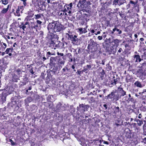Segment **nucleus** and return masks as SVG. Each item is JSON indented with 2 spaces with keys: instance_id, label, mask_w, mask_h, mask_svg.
Listing matches in <instances>:
<instances>
[{
  "instance_id": "1",
  "label": "nucleus",
  "mask_w": 146,
  "mask_h": 146,
  "mask_svg": "<svg viewBox=\"0 0 146 146\" xmlns=\"http://www.w3.org/2000/svg\"><path fill=\"white\" fill-rule=\"evenodd\" d=\"M47 28L50 33L53 34L54 32H60L65 29L63 25L60 23L58 21L53 20L52 22L49 23Z\"/></svg>"
},
{
  "instance_id": "2",
  "label": "nucleus",
  "mask_w": 146,
  "mask_h": 146,
  "mask_svg": "<svg viewBox=\"0 0 146 146\" xmlns=\"http://www.w3.org/2000/svg\"><path fill=\"white\" fill-rule=\"evenodd\" d=\"M57 56L55 57H51L50 59V63L52 65H63L65 62V58L64 54L62 53L57 52Z\"/></svg>"
},
{
  "instance_id": "3",
  "label": "nucleus",
  "mask_w": 146,
  "mask_h": 146,
  "mask_svg": "<svg viewBox=\"0 0 146 146\" xmlns=\"http://www.w3.org/2000/svg\"><path fill=\"white\" fill-rule=\"evenodd\" d=\"M91 0H80L77 4V7L80 8L82 10H85L91 3Z\"/></svg>"
},
{
  "instance_id": "4",
  "label": "nucleus",
  "mask_w": 146,
  "mask_h": 146,
  "mask_svg": "<svg viewBox=\"0 0 146 146\" xmlns=\"http://www.w3.org/2000/svg\"><path fill=\"white\" fill-rule=\"evenodd\" d=\"M88 48L91 52H94L96 51L98 48V45L92 39H90L88 42Z\"/></svg>"
},
{
  "instance_id": "5",
  "label": "nucleus",
  "mask_w": 146,
  "mask_h": 146,
  "mask_svg": "<svg viewBox=\"0 0 146 146\" xmlns=\"http://www.w3.org/2000/svg\"><path fill=\"white\" fill-rule=\"evenodd\" d=\"M116 90L113 91L110 94L106 96L107 100H110L113 102H116L119 99V97L118 95L115 94Z\"/></svg>"
},
{
  "instance_id": "6",
  "label": "nucleus",
  "mask_w": 146,
  "mask_h": 146,
  "mask_svg": "<svg viewBox=\"0 0 146 146\" xmlns=\"http://www.w3.org/2000/svg\"><path fill=\"white\" fill-rule=\"evenodd\" d=\"M68 33H66V37L67 36L68 39L70 40L72 43L76 44L79 41V39L77 38V36L76 35H73L70 31H68Z\"/></svg>"
},
{
  "instance_id": "7",
  "label": "nucleus",
  "mask_w": 146,
  "mask_h": 146,
  "mask_svg": "<svg viewBox=\"0 0 146 146\" xmlns=\"http://www.w3.org/2000/svg\"><path fill=\"white\" fill-rule=\"evenodd\" d=\"M2 91L0 96V104H3L6 101V97L8 95V92L5 89L0 90V91Z\"/></svg>"
},
{
  "instance_id": "8",
  "label": "nucleus",
  "mask_w": 146,
  "mask_h": 146,
  "mask_svg": "<svg viewBox=\"0 0 146 146\" xmlns=\"http://www.w3.org/2000/svg\"><path fill=\"white\" fill-rule=\"evenodd\" d=\"M89 108V106L88 104H80L79 106L77 108V110L81 113H83L86 111H87Z\"/></svg>"
},
{
  "instance_id": "9",
  "label": "nucleus",
  "mask_w": 146,
  "mask_h": 146,
  "mask_svg": "<svg viewBox=\"0 0 146 146\" xmlns=\"http://www.w3.org/2000/svg\"><path fill=\"white\" fill-rule=\"evenodd\" d=\"M52 66L50 69L47 71L48 75L49 76H52L57 73L58 68L57 66H55L54 65Z\"/></svg>"
},
{
  "instance_id": "10",
  "label": "nucleus",
  "mask_w": 146,
  "mask_h": 146,
  "mask_svg": "<svg viewBox=\"0 0 146 146\" xmlns=\"http://www.w3.org/2000/svg\"><path fill=\"white\" fill-rule=\"evenodd\" d=\"M40 29L38 25L36 24L35 21L31 23L30 30L32 32L36 33L37 31V30Z\"/></svg>"
},
{
  "instance_id": "11",
  "label": "nucleus",
  "mask_w": 146,
  "mask_h": 146,
  "mask_svg": "<svg viewBox=\"0 0 146 146\" xmlns=\"http://www.w3.org/2000/svg\"><path fill=\"white\" fill-rule=\"evenodd\" d=\"M109 43L110 45H112V47L114 46H117L119 45V43L120 42V40L117 39H113L111 41L110 38L109 39Z\"/></svg>"
},
{
  "instance_id": "12",
  "label": "nucleus",
  "mask_w": 146,
  "mask_h": 146,
  "mask_svg": "<svg viewBox=\"0 0 146 146\" xmlns=\"http://www.w3.org/2000/svg\"><path fill=\"white\" fill-rule=\"evenodd\" d=\"M136 75L140 77H142L143 76H146V70L144 71L142 69H139L136 72Z\"/></svg>"
},
{
  "instance_id": "13",
  "label": "nucleus",
  "mask_w": 146,
  "mask_h": 146,
  "mask_svg": "<svg viewBox=\"0 0 146 146\" xmlns=\"http://www.w3.org/2000/svg\"><path fill=\"white\" fill-rule=\"evenodd\" d=\"M17 104V101L14 98H13L12 99V100L11 102L8 103L7 104V108H11V107H13L14 106V105Z\"/></svg>"
},
{
  "instance_id": "14",
  "label": "nucleus",
  "mask_w": 146,
  "mask_h": 146,
  "mask_svg": "<svg viewBox=\"0 0 146 146\" xmlns=\"http://www.w3.org/2000/svg\"><path fill=\"white\" fill-rule=\"evenodd\" d=\"M113 79L111 80L108 83V86L110 87H112L113 86L115 85L118 82L117 78L115 79V77H113Z\"/></svg>"
},
{
  "instance_id": "15",
  "label": "nucleus",
  "mask_w": 146,
  "mask_h": 146,
  "mask_svg": "<svg viewBox=\"0 0 146 146\" xmlns=\"http://www.w3.org/2000/svg\"><path fill=\"white\" fill-rule=\"evenodd\" d=\"M125 136L127 138H130L131 137V131L128 128L125 129L124 132Z\"/></svg>"
},
{
  "instance_id": "16",
  "label": "nucleus",
  "mask_w": 146,
  "mask_h": 146,
  "mask_svg": "<svg viewBox=\"0 0 146 146\" xmlns=\"http://www.w3.org/2000/svg\"><path fill=\"white\" fill-rule=\"evenodd\" d=\"M125 0H114L113 2V5H116L117 4L120 5L125 3Z\"/></svg>"
},
{
  "instance_id": "17",
  "label": "nucleus",
  "mask_w": 146,
  "mask_h": 146,
  "mask_svg": "<svg viewBox=\"0 0 146 146\" xmlns=\"http://www.w3.org/2000/svg\"><path fill=\"white\" fill-rule=\"evenodd\" d=\"M117 92L120 94L121 96H123L126 95V92L122 88L118 87L117 89Z\"/></svg>"
},
{
  "instance_id": "18",
  "label": "nucleus",
  "mask_w": 146,
  "mask_h": 146,
  "mask_svg": "<svg viewBox=\"0 0 146 146\" xmlns=\"http://www.w3.org/2000/svg\"><path fill=\"white\" fill-rule=\"evenodd\" d=\"M29 81V78L27 77L26 75L25 77H24L23 80L21 81L20 82L21 83V86H23L26 85Z\"/></svg>"
},
{
  "instance_id": "19",
  "label": "nucleus",
  "mask_w": 146,
  "mask_h": 146,
  "mask_svg": "<svg viewBox=\"0 0 146 146\" xmlns=\"http://www.w3.org/2000/svg\"><path fill=\"white\" fill-rule=\"evenodd\" d=\"M98 70L100 72L99 75L100 76V78L102 80L104 77V75L105 74V72L104 70L103 69L102 67H100Z\"/></svg>"
},
{
  "instance_id": "20",
  "label": "nucleus",
  "mask_w": 146,
  "mask_h": 146,
  "mask_svg": "<svg viewBox=\"0 0 146 146\" xmlns=\"http://www.w3.org/2000/svg\"><path fill=\"white\" fill-rule=\"evenodd\" d=\"M0 53H1V50L4 51L5 50V48L7 47V45L6 44L3 42H1L0 40Z\"/></svg>"
},
{
  "instance_id": "21",
  "label": "nucleus",
  "mask_w": 146,
  "mask_h": 146,
  "mask_svg": "<svg viewBox=\"0 0 146 146\" xmlns=\"http://www.w3.org/2000/svg\"><path fill=\"white\" fill-rule=\"evenodd\" d=\"M29 25V23L28 22H22L21 23V24L19 25V27L22 29L23 31H25V29L26 28V25Z\"/></svg>"
},
{
  "instance_id": "22",
  "label": "nucleus",
  "mask_w": 146,
  "mask_h": 146,
  "mask_svg": "<svg viewBox=\"0 0 146 146\" xmlns=\"http://www.w3.org/2000/svg\"><path fill=\"white\" fill-rule=\"evenodd\" d=\"M68 5H66L64 6V9L63 11L64 12H67L69 14H70L71 13V10L72 9L70 8L69 6Z\"/></svg>"
},
{
  "instance_id": "23",
  "label": "nucleus",
  "mask_w": 146,
  "mask_h": 146,
  "mask_svg": "<svg viewBox=\"0 0 146 146\" xmlns=\"http://www.w3.org/2000/svg\"><path fill=\"white\" fill-rule=\"evenodd\" d=\"M82 49L80 47H78L76 49H74V55L77 56L78 54H80L82 52Z\"/></svg>"
},
{
  "instance_id": "24",
  "label": "nucleus",
  "mask_w": 146,
  "mask_h": 146,
  "mask_svg": "<svg viewBox=\"0 0 146 146\" xmlns=\"http://www.w3.org/2000/svg\"><path fill=\"white\" fill-rule=\"evenodd\" d=\"M88 28L87 26L86 27L83 29L82 28H78L77 30L80 32V34H83L86 33L87 32V29Z\"/></svg>"
},
{
  "instance_id": "25",
  "label": "nucleus",
  "mask_w": 146,
  "mask_h": 146,
  "mask_svg": "<svg viewBox=\"0 0 146 146\" xmlns=\"http://www.w3.org/2000/svg\"><path fill=\"white\" fill-rule=\"evenodd\" d=\"M133 58L135 59V62H140L142 59L141 58L140 55L139 54H135L133 55Z\"/></svg>"
},
{
  "instance_id": "26",
  "label": "nucleus",
  "mask_w": 146,
  "mask_h": 146,
  "mask_svg": "<svg viewBox=\"0 0 146 146\" xmlns=\"http://www.w3.org/2000/svg\"><path fill=\"white\" fill-rule=\"evenodd\" d=\"M58 43L56 44V48H62L64 47V43L63 42H60V41H57Z\"/></svg>"
},
{
  "instance_id": "27",
  "label": "nucleus",
  "mask_w": 146,
  "mask_h": 146,
  "mask_svg": "<svg viewBox=\"0 0 146 146\" xmlns=\"http://www.w3.org/2000/svg\"><path fill=\"white\" fill-rule=\"evenodd\" d=\"M49 47L51 48L52 49H55L56 48V44L54 42V41L52 40H51L50 42L49 46Z\"/></svg>"
},
{
  "instance_id": "28",
  "label": "nucleus",
  "mask_w": 146,
  "mask_h": 146,
  "mask_svg": "<svg viewBox=\"0 0 146 146\" xmlns=\"http://www.w3.org/2000/svg\"><path fill=\"white\" fill-rule=\"evenodd\" d=\"M133 78L130 75H127L126 77V81L127 83L131 82L133 79Z\"/></svg>"
},
{
  "instance_id": "29",
  "label": "nucleus",
  "mask_w": 146,
  "mask_h": 146,
  "mask_svg": "<svg viewBox=\"0 0 146 146\" xmlns=\"http://www.w3.org/2000/svg\"><path fill=\"white\" fill-rule=\"evenodd\" d=\"M67 56L68 61L69 62L73 61V58L72 55L70 53H68L66 55Z\"/></svg>"
},
{
  "instance_id": "30",
  "label": "nucleus",
  "mask_w": 146,
  "mask_h": 146,
  "mask_svg": "<svg viewBox=\"0 0 146 146\" xmlns=\"http://www.w3.org/2000/svg\"><path fill=\"white\" fill-rule=\"evenodd\" d=\"M115 31H116L118 32V33H117V34L120 35L122 33V31L120 30L119 29H117L116 27H115L114 29H113V31H111V33L112 34H113L114 33V32Z\"/></svg>"
},
{
  "instance_id": "31",
  "label": "nucleus",
  "mask_w": 146,
  "mask_h": 146,
  "mask_svg": "<svg viewBox=\"0 0 146 146\" xmlns=\"http://www.w3.org/2000/svg\"><path fill=\"white\" fill-rule=\"evenodd\" d=\"M91 68L92 66L91 65L87 64L86 66H84L83 67V68L84 69L85 71V73H87L88 69H90Z\"/></svg>"
},
{
  "instance_id": "32",
  "label": "nucleus",
  "mask_w": 146,
  "mask_h": 146,
  "mask_svg": "<svg viewBox=\"0 0 146 146\" xmlns=\"http://www.w3.org/2000/svg\"><path fill=\"white\" fill-rule=\"evenodd\" d=\"M70 69L68 68L67 67H64L62 69V73L64 75H66L68 74V72L69 71Z\"/></svg>"
},
{
  "instance_id": "33",
  "label": "nucleus",
  "mask_w": 146,
  "mask_h": 146,
  "mask_svg": "<svg viewBox=\"0 0 146 146\" xmlns=\"http://www.w3.org/2000/svg\"><path fill=\"white\" fill-rule=\"evenodd\" d=\"M137 1H134L132 0H131L129 2V4L130 5H131V6H133V7H135L137 6Z\"/></svg>"
},
{
  "instance_id": "34",
  "label": "nucleus",
  "mask_w": 146,
  "mask_h": 146,
  "mask_svg": "<svg viewBox=\"0 0 146 146\" xmlns=\"http://www.w3.org/2000/svg\"><path fill=\"white\" fill-rule=\"evenodd\" d=\"M131 136L130 138L133 139H136L138 137L137 133L135 132H131Z\"/></svg>"
},
{
  "instance_id": "35",
  "label": "nucleus",
  "mask_w": 146,
  "mask_h": 146,
  "mask_svg": "<svg viewBox=\"0 0 146 146\" xmlns=\"http://www.w3.org/2000/svg\"><path fill=\"white\" fill-rule=\"evenodd\" d=\"M12 78L13 81L15 82H17L19 79L18 76L15 74L13 75Z\"/></svg>"
},
{
  "instance_id": "36",
  "label": "nucleus",
  "mask_w": 146,
  "mask_h": 146,
  "mask_svg": "<svg viewBox=\"0 0 146 146\" xmlns=\"http://www.w3.org/2000/svg\"><path fill=\"white\" fill-rule=\"evenodd\" d=\"M13 50V47L11 48H7L6 49L5 51L6 54H8L10 52H12Z\"/></svg>"
},
{
  "instance_id": "37",
  "label": "nucleus",
  "mask_w": 146,
  "mask_h": 146,
  "mask_svg": "<svg viewBox=\"0 0 146 146\" xmlns=\"http://www.w3.org/2000/svg\"><path fill=\"white\" fill-rule=\"evenodd\" d=\"M32 100L33 99L31 97H28L25 100V103L28 104L31 102Z\"/></svg>"
},
{
  "instance_id": "38",
  "label": "nucleus",
  "mask_w": 146,
  "mask_h": 146,
  "mask_svg": "<svg viewBox=\"0 0 146 146\" xmlns=\"http://www.w3.org/2000/svg\"><path fill=\"white\" fill-rule=\"evenodd\" d=\"M135 85L137 87H139V88H142L143 87V86L141 84V82L139 81H137L135 82L134 83Z\"/></svg>"
},
{
  "instance_id": "39",
  "label": "nucleus",
  "mask_w": 146,
  "mask_h": 146,
  "mask_svg": "<svg viewBox=\"0 0 146 146\" xmlns=\"http://www.w3.org/2000/svg\"><path fill=\"white\" fill-rule=\"evenodd\" d=\"M140 68L142 69L144 71L146 70V62H145L143 63L141 65Z\"/></svg>"
},
{
  "instance_id": "40",
  "label": "nucleus",
  "mask_w": 146,
  "mask_h": 146,
  "mask_svg": "<svg viewBox=\"0 0 146 146\" xmlns=\"http://www.w3.org/2000/svg\"><path fill=\"white\" fill-rule=\"evenodd\" d=\"M6 110L5 107L3 108L0 109V116H2L4 115V111Z\"/></svg>"
},
{
  "instance_id": "41",
  "label": "nucleus",
  "mask_w": 146,
  "mask_h": 146,
  "mask_svg": "<svg viewBox=\"0 0 146 146\" xmlns=\"http://www.w3.org/2000/svg\"><path fill=\"white\" fill-rule=\"evenodd\" d=\"M31 65V64L29 65V66L28 68V70H29V72L31 73V74H34V72L33 71V67H32Z\"/></svg>"
},
{
  "instance_id": "42",
  "label": "nucleus",
  "mask_w": 146,
  "mask_h": 146,
  "mask_svg": "<svg viewBox=\"0 0 146 146\" xmlns=\"http://www.w3.org/2000/svg\"><path fill=\"white\" fill-rule=\"evenodd\" d=\"M38 7L37 11L38 12H40L42 11H44V9L42 7V5L41 4H40V5H38Z\"/></svg>"
},
{
  "instance_id": "43",
  "label": "nucleus",
  "mask_w": 146,
  "mask_h": 146,
  "mask_svg": "<svg viewBox=\"0 0 146 146\" xmlns=\"http://www.w3.org/2000/svg\"><path fill=\"white\" fill-rule=\"evenodd\" d=\"M135 121H136L137 122V124H138V125L139 126H141L143 123V121L142 120L139 119H137L135 120Z\"/></svg>"
},
{
  "instance_id": "44",
  "label": "nucleus",
  "mask_w": 146,
  "mask_h": 146,
  "mask_svg": "<svg viewBox=\"0 0 146 146\" xmlns=\"http://www.w3.org/2000/svg\"><path fill=\"white\" fill-rule=\"evenodd\" d=\"M35 23L36 24L38 25V26L40 28L41 25V24L42 23V22L40 21L37 20L36 21V22H35Z\"/></svg>"
},
{
  "instance_id": "45",
  "label": "nucleus",
  "mask_w": 146,
  "mask_h": 146,
  "mask_svg": "<svg viewBox=\"0 0 146 146\" xmlns=\"http://www.w3.org/2000/svg\"><path fill=\"white\" fill-rule=\"evenodd\" d=\"M42 15L43 16V14H40L35 15V19H37L41 18Z\"/></svg>"
},
{
  "instance_id": "46",
  "label": "nucleus",
  "mask_w": 146,
  "mask_h": 146,
  "mask_svg": "<svg viewBox=\"0 0 146 146\" xmlns=\"http://www.w3.org/2000/svg\"><path fill=\"white\" fill-rule=\"evenodd\" d=\"M126 101H128L129 102V101H131V102L134 103H135V100L133 98V97L129 98L128 100Z\"/></svg>"
},
{
  "instance_id": "47",
  "label": "nucleus",
  "mask_w": 146,
  "mask_h": 146,
  "mask_svg": "<svg viewBox=\"0 0 146 146\" xmlns=\"http://www.w3.org/2000/svg\"><path fill=\"white\" fill-rule=\"evenodd\" d=\"M52 76H49L48 75V73H47V75L46 78V83H48L49 82L50 80V78H52Z\"/></svg>"
},
{
  "instance_id": "48",
  "label": "nucleus",
  "mask_w": 146,
  "mask_h": 146,
  "mask_svg": "<svg viewBox=\"0 0 146 146\" xmlns=\"http://www.w3.org/2000/svg\"><path fill=\"white\" fill-rule=\"evenodd\" d=\"M62 105V104L61 103L59 102L57 104V106H56V108H57V109L58 110H60L61 107V106Z\"/></svg>"
},
{
  "instance_id": "49",
  "label": "nucleus",
  "mask_w": 146,
  "mask_h": 146,
  "mask_svg": "<svg viewBox=\"0 0 146 146\" xmlns=\"http://www.w3.org/2000/svg\"><path fill=\"white\" fill-rule=\"evenodd\" d=\"M8 11V9L4 8L1 11V13L2 14H5Z\"/></svg>"
},
{
  "instance_id": "50",
  "label": "nucleus",
  "mask_w": 146,
  "mask_h": 146,
  "mask_svg": "<svg viewBox=\"0 0 146 146\" xmlns=\"http://www.w3.org/2000/svg\"><path fill=\"white\" fill-rule=\"evenodd\" d=\"M1 1L2 3L5 5H6L8 3V0H1Z\"/></svg>"
},
{
  "instance_id": "51",
  "label": "nucleus",
  "mask_w": 146,
  "mask_h": 146,
  "mask_svg": "<svg viewBox=\"0 0 146 146\" xmlns=\"http://www.w3.org/2000/svg\"><path fill=\"white\" fill-rule=\"evenodd\" d=\"M25 6H24V5H23L22 6H19L18 7L20 9V10L21 11V12H22V11L24 10V7Z\"/></svg>"
},
{
  "instance_id": "52",
  "label": "nucleus",
  "mask_w": 146,
  "mask_h": 146,
  "mask_svg": "<svg viewBox=\"0 0 146 146\" xmlns=\"http://www.w3.org/2000/svg\"><path fill=\"white\" fill-rule=\"evenodd\" d=\"M20 9L18 8L17 9L16 12L17 14V15L19 16H20V13H19V11H20Z\"/></svg>"
},
{
  "instance_id": "53",
  "label": "nucleus",
  "mask_w": 146,
  "mask_h": 146,
  "mask_svg": "<svg viewBox=\"0 0 146 146\" xmlns=\"http://www.w3.org/2000/svg\"><path fill=\"white\" fill-rule=\"evenodd\" d=\"M76 74L78 75H79L80 76H81V75L82 74L81 72V70H78L76 72Z\"/></svg>"
},
{
  "instance_id": "54",
  "label": "nucleus",
  "mask_w": 146,
  "mask_h": 146,
  "mask_svg": "<svg viewBox=\"0 0 146 146\" xmlns=\"http://www.w3.org/2000/svg\"><path fill=\"white\" fill-rule=\"evenodd\" d=\"M119 107H117L115 108V110L114 111H116V112H119Z\"/></svg>"
},
{
  "instance_id": "55",
  "label": "nucleus",
  "mask_w": 146,
  "mask_h": 146,
  "mask_svg": "<svg viewBox=\"0 0 146 146\" xmlns=\"http://www.w3.org/2000/svg\"><path fill=\"white\" fill-rule=\"evenodd\" d=\"M98 89H97L96 91L95 90H93L92 92V95H96L97 94V91Z\"/></svg>"
},
{
  "instance_id": "56",
  "label": "nucleus",
  "mask_w": 146,
  "mask_h": 146,
  "mask_svg": "<svg viewBox=\"0 0 146 146\" xmlns=\"http://www.w3.org/2000/svg\"><path fill=\"white\" fill-rule=\"evenodd\" d=\"M51 96H52L51 95H49L47 98V100L50 101H51L50 100Z\"/></svg>"
},
{
  "instance_id": "57",
  "label": "nucleus",
  "mask_w": 146,
  "mask_h": 146,
  "mask_svg": "<svg viewBox=\"0 0 146 146\" xmlns=\"http://www.w3.org/2000/svg\"><path fill=\"white\" fill-rule=\"evenodd\" d=\"M89 87L91 88V89L94 88V86L93 85V84H89Z\"/></svg>"
},
{
  "instance_id": "58",
  "label": "nucleus",
  "mask_w": 146,
  "mask_h": 146,
  "mask_svg": "<svg viewBox=\"0 0 146 146\" xmlns=\"http://www.w3.org/2000/svg\"><path fill=\"white\" fill-rule=\"evenodd\" d=\"M90 99L91 101L92 102H94L95 101V99L93 97H92L90 98Z\"/></svg>"
},
{
  "instance_id": "59",
  "label": "nucleus",
  "mask_w": 146,
  "mask_h": 146,
  "mask_svg": "<svg viewBox=\"0 0 146 146\" xmlns=\"http://www.w3.org/2000/svg\"><path fill=\"white\" fill-rule=\"evenodd\" d=\"M9 140H10V141L11 142L12 145H15V143L13 142V141L11 139H10Z\"/></svg>"
},
{
  "instance_id": "60",
  "label": "nucleus",
  "mask_w": 146,
  "mask_h": 146,
  "mask_svg": "<svg viewBox=\"0 0 146 146\" xmlns=\"http://www.w3.org/2000/svg\"><path fill=\"white\" fill-rule=\"evenodd\" d=\"M41 77L42 78V79H44L45 78V76H44V73H42L41 74Z\"/></svg>"
},
{
  "instance_id": "61",
  "label": "nucleus",
  "mask_w": 146,
  "mask_h": 146,
  "mask_svg": "<svg viewBox=\"0 0 146 146\" xmlns=\"http://www.w3.org/2000/svg\"><path fill=\"white\" fill-rule=\"evenodd\" d=\"M106 34V33H105L104 32L102 36L104 38H105L106 37V36H107V35Z\"/></svg>"
},
{
  "instance_id": "62",
  "label": "nucleus",
  "mask_w": 146,
  "mask_h": 146,
  "mask_svg": "<svg viewBox=\"0 0 146 146\" xmlns=\"http://www.w3.org/2000/svg\"><path fill=\"white\" fill-rule=\"evenodd\" d=\"M17 72H18L19 75L20 74V73L21 72V71L20 69H18L17 70Z\"/></svg>"
},
{
  "instance_id": "63",
  "label": "nucleus",
  "mask_w": 146,
  "mask_h": 146,
  "mask_svg": "<svg viewBox=\"0 0 146 146\" xmlns=\"http://www.w3.org/2000/svg\"><path fill=\"white\" fill-rule=\"evenodd\" d=\"M68 5L69 7L71 9L72 6V3H70L69 5Z\"/></svg>"
},
{
  "instance_id": "64",
  "label": "nucleus",
  "mask_w": 146,
  "mask_h": 146,
  "mask_svg": "<svg viewBox=\"0 0 146 146\" xmlns=\"http://www.w3.org/2000/svg\"><path fill=\"white\" fill-rule=\"evenodd\" d=\"M143 142L145 143H146V137H145L143 139Z\"/></svg>"
}]
</instances>
